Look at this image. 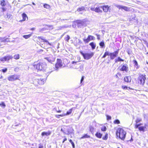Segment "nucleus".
<instances>
[{
  "label": "nucleus",
  "instance_id": "6",
  "mask_svg": "<svg viewBox=\"0 0 148 148\" xmlns=\"http://www.w3.org/2000/svg\"><path fill=\"white\" fill-rule=\"evenodd\" d=\"M142 125L141 123L139 124H135L134 125V128L135 129L138 128V130L140 131H142L144 132L145 131V129H147L146 127L147 125H145L144 126H139Z\"/></svg>",
  "mask_w": 148,
  "mask_h": 148
},
{
  "label": "nucleus",
  "instance_id": "47",
  "mask_svg": "<svg viewBox=\"0 0 148 148\" xmlns=\"http://www.w3.org/2000/svg\"><path fill=\"white\" fill-rule=\"evenodd\" d=\"M101 131H105L106 130V128L105 126H103L102 128L101 129Z\"/></svg>",
  "mask_w": 148,
  "mask_h": 148
},
{
  "label": "nucleus",
  "instance_id": "52",
  "mask_svg": "<svg viewBox=\"0 0 148 148\" xmlns=\"http://www.w3.org/2000/svg\"><path fill=\"white\" fill-rule=\"evenodd\" d=\"M84 76H82V77H81V80H80V83H82V82L83 81L84 79Z\"/></svg>",
  "mask_w": 148,
  "mask_h": 148
},
{
  "label": "nucleus",
  "instance_id": "10",
  "mask_svg": "<svg viewBox=\"0 0 148 148\" xmlns=\"http://www.w3.org/2000/svg\"><path fill=\"white\" fill-rule=\"evenodd\" d=\"M119 50V49H117L113 52L110 53V56L111 59L113 60L117 56Z\"/></svg>",
  "mask_w": 148,
  "mask_h": 148
},
{
  "label": "nucleus",
  "instance_id": "46",
  "mask_svg": "<svg viewBox=\"0 0 148 148\" xmlns=\"http://www.w3.org/2000/svg\"><path fill=\"white\" fill-rule=\"evenodd\" d=\"M53 110L55 111L57 113H60L61 112V110H57V108H54Z\"/></svg>",
  "mask_w": 148,
  "mask_h": 148
},
{
  "label": "nucleus",
  "instance_id": "26",
  "mask_svg": "<svg viewBox=\"0 0 148 148\" xmlns=\"http://www.w3.org/2000/svg\"><path fill=\"white\" fill-rule=\"evenodd\" d=\"M32 35V34L31 33L28 35H24L23 36V37L25 39H27L29 38Z\"/></svg>",
  "mask_w": 148,
  "mask_h": 148
},
{
  "label": "nucleus",
  "instance_id": "45",
  "mask_svg": "<svg viewBox=\"0 0 148 148\" xmlns=\"http://www.w3.org/2000/svg\"><path fill=\"white\" fill-rule=\"evenodd\" d=\"M121 74L120 73H118L115 75L116 77L117 78H119V77H121Z\"/></svg>",
  "mask_w": 148,
  "mask_h": 148
},
{
  "label": "nucleus",
  "instance_id": "31",
  "mask_svg": "<svg viewBox=\"0 0 148 148\" xmlns=\"http://www.w3.org/2000/svg\"><path fill=\"white\" fill-rule=\"evenodd\" d=\"M130 8L126 6H124L123 9L126 11L129 12L130 11Z\"/></svg>",
  "mask_w": 148,
  "mask_h": 148
},
{
  "label": "nucleus",
  "instance_id": "59",
  "mask_svg": "<svg viewBox=\"0 0 148 148\" xmlns=\"http://www.w3.org/2000/svg\"><path fill=\"white\" fill-rule=\"evenodd\" d=\"M83 66H84L83 64H82L79 67L80 68H83Z\"/></svg>",
  "mask_w": 148,
  "mask_h": 148
},
{
  "label": "nucleus",
  "instance_id": "28",
  "mask_svg": "<svg viewBox=\"0 0 148 148\" xmlns=\"http://www.w3.org/2000/svg\"><path fill=\"white\" fill-rule=\"evenodd\" d=\"M0 5L2 6H5L6 5L5 1V0H2L1 1Z\"/></svg>",
  "mask_w": 148,
  "mask_h": 148
},
{
  "label": "nucleus",
  "instance_id": "54",
  "mask_svg": "<svg viewBox=\"0 0 148 148\" xmlns=\"http://www.w3.org/2000/svg\"><path fill=\"white\" fill-rule=\"evenodd\" d=\"M47 26L49 28H51L52 29L53 28V26L52 25H47Z\"/></svg>",
  "mask_w": 148,
  "mask_h": 148
},
{
  "label": "nucleus",
  "instance_id": "63",
  "mask_svg": "<svg viewBox=\"0 0 148 148\" xmlns=\"http://www.w3.org/2000/svg\"><path fill=\"white\" fill-rule=\"evenodd\" d=\"M32 4L34 5H35V4L34 3H33V2L32 3Z\"/></svg>",
  "mask_w": 148,
  "mask_h": 148
},
{
  "label": "nucleus",
  "instance_id": "21",
  "mask_svg": "<svg viewBox=\"0 0 148 148\" xmlns=\"http://www.w3.org/2000/svg\"><path fill=\"white\" fill-rule=\"evenodd\" d=\"M77 11L80 12L83 11H86L85 8L84 6H82L77 8Z\"/></svg>",
  "mask_w": 148,
  "mask_h": 148
},
{
  "label": "nucleus",
  "instance_id": "13",
  "mask_svg": "<svg viewBox=\"0 0 148 148\" xmlns=\"http://www.w3.org/2000/svg\"><path fill=\"white\" fill-rule=\"evenodd\" d=\"M110 7V6L108 5H106L101 6V7L102 9L104 12H108Z\"/></svg>",
  "mask_w": 148,
  "mask_h": 148
},
{
  "label": "nucleus",
  "instance_id": "44",
  "mask_svg": "<svg viewBox=\"0 0 148 148\" xmlns=\"http://www.w3.org/2000/svg\"><path fill=\"white\" fill-rule=\"evenodd\" d=\"M94 127L92 126H90L89 127V130L90 132H92L94 131Z\"/></svg>",
  "mask_w": 148,
  "mask_h": 148
},
{
  "label": "nucleus",
  "instance_id": "41",
  "mask_svg": "<svg viewBox=\"0 0 148 148\" xmlns=\"http://www.w3.org/2000/svg\"><path fill=\"white\" fill-rule=\"evenodd\" d=\"M55 116L57 118H59L60 116L63 117V116H64V114H62L58 115H55Z\"/></svg>",
  "mask_w": 148,
  "mask_h": 148
},
{
  "label": "nucleus",
  "instance_id": "3",
  "mask_svg": "<svg viewBox=\"0 0 148 148\" xmlns=\"http://www.w3.org/2000/svg\"><path fill=\"white\" fill-rule=\"evenodd\" d=\"M35 68H36L38 71L44 70L46 68V65L44 62H39L33 65Z\"/></svg>",
  "mask_w": 148,
  "mask_h": 148
},
{
  "label": "nucleus",
  "instance_id": "4",
  "mask_svg": "<svg viewBox=\"0 0 148 148\" xmlns=\"http://www.w3.org/2000/svg\"><path fill=\"white\" fill-rule=\"evenodd\" d=\"M80 53L82 56L84 58L85 60H89L91 58L94 56V53L91 52L90 53H84L82 51H80Z\"/></svg>",
  "mask_w": 148,
  "mask_h": 148
},
{
  "label": "nucleus",
  "instance_id": "50",
  "mask_svg": "<svg viewBox=\"0 0 148 148\" xmlns=\"http://www.w3.org/2000/svg\"><path fill=\"white\" fill-rule=\"evenodd\" d=\"M64 139L63 141H62V143H64L65 141H66L67 140V139L66 136H64Z\"/></svg>",
  "mask_w": 148,
  "mask_h": 148
},
{
  "label": "nucleus",
  "instance_id": "55",
  "mask_svg": "<svg viewBox=\"0 0 148 148\" xmlns=\"http://www.w3.org/2000/svg\"><path fill=\"white\" fill-rule=\"evenodd\" d=\"M39 148H43V146L42 145L40 144L39 145Z\"/></svg>",
  "mask_w": 148,
  "mask_h": 148
},
{
  "label": "nucleus",
  "instance_id": "8",
  "mask_svg": "<svg viewBox=\"0 0 148 148\" xmlns=\"http://www.w3.org/2000/svg\"><path fill=\"white\" fill-rule=\"evenodd\" d=\"M63 66V63L61 59H57L56 62L55 64V68L56 70H58L59 68Z\"/></svg>",
  "mask_w": 148,
  "mask_h": 148
},
{
  "label": "nucleus",
  "instance_id": "24",
  "mask_svg": "<svg viewBox=\"0 0 148 148\" xmlns=\"http://www.w3.org/2000/svg\"><path fill=\"white\" fill-rule=\"evenodd\" d=\"M95 136L97 138H100L102 137V134L100 133L97 132L95 134Z\"/></svg>",
  "mask_w": 148,
  "mask_h": 148
},
{
  "label": "nucleus",
  "instance_id": "29",
  "mask_svg": "<svg viewBox=\"0 0 148 148\" xmlns=\"http://www.w3.org/2000/svg\"><path fill=\"white\" fill-rule=\"evenodd\" d=\"M44 7L46 9H49L51 8L50 6L47 3H45L43 5Z\"/></svg>",
  "mask_w": 148,
  "mask_h": 148
},
{
  "label": "nucleus",
  "instance_id": "15",
  "mask_svg": "<svg viewBox=\"0 0 148 148\" xmlns=\"http://www.w3.org/2000/svg\"><path fill=\"white\" fill-rule=\"evenodd\" d=\"M124 81L127 83L130 82L132 80L131 77L130 76H125L124 77Z\"/></svg>",
  "mask_w": 148,
  "mask_h": 148
},
{
  "label": "nucleus",
  "instance_id": "18",
  "mask_svg": "<svg viewBox=\"0 0 148 148\" xmlns=\"http://www.w3.org/2000/svg\"><path fill=\"white\" fill-rule=\"evenodd\" d=\"M75 107H73L70 109L69 110V111H67L66 114H64V116L69 115V114H71L72 113L73 110L75 109Z\"/></svg>",
  "mask_w": 148,
  "mask_h": 148
},
{
  "label": "nucleus",
  "instance_id": "35",
  "mask_svg": "<svg viewBox=\"0 0 148 148\" xmlns=\"http://www.w3.org/2000/svg\"><path fill=\"white\" fill-rule=\"evenodd\" d=\"M14 59H15L16 60H18L20 58V56L19 54H17L15 55L14 56Z\"/></svg>",
  "mask_w": 148,
  "mask_h": 148
},
{
  "label": "nucleus",
  "instance_id": "19",
  "mask_svg": "<svg viewBox=\"0 0 148 148\" xmlns=\"http://www.w3.org/2000/svg\"><path fill=\"white\" fill-rule=\"evenodd\" d=\"M51 133V132L49 131L47 132H43L42 133L41 135L42 136H47L50 135Z\"/></svg>",
  "mask_w": 148,
  "mask_h": 148
},
{
  "label": "nucleus",
  "instance_id": "61",
  "mask_svg": "<svg viewBox=\"0 0 148 148\" xmlns=\"http://www.w3.org/2000/svg\"><path fill=\"white\" fill-rule=\"evenodd\" d=\"M127 52L128 54H130V53L129 51H128Z\"/></svg>",
  "mask_w": 148,
  "mask_h": 148
},
{
  "label": "nucleus",
  "instance_id": "11",
  "mask_svg": "<svg viewBox=\"0 0 148 148\" xmlns=\"http://www.w3.org/2000/svg\"><path fill=\"white\" fill-rule=\"evenodd\" d=\"M13 58V57L12 56L8 55L5 56L0 58V60L2 62L8 61Z\"/></svg>",
  "mask_w": 148,
  "mask_h": 148
},
{
  "label": "nucleus",
  "instance_id": "43",
  "mask_svg": "<svg viewBox=\"0 0 148 148\" xmlns=\"http://www.w3.org/2000/svg\"><path fill=\"white\" fill-rule=\"evenodd\" d=\"M116 7L119 10L120 9H123L124 6L121 5H117L116 6Z\"/></svg>",
  "mask_w": 148,
  "mask_h": 148
},
{
  "label": "nucleus",
  "instance_id": "56",
  "mask_svg": "<svg viewBox=\"0 0 148 148\" xmlns=\"http://www.w3.org/2000/svg\"><path fill=\"white\" fill-rule=\"evenodd\" d=\"M18 67H16L14 69V71H17L18 70Z\"/></svg>",
  "mask_w": 148,
  "mask_h": 148
},
{
  "label": "nucleus",
  "instance_id": "25",
  "mask_svg": "<svg viewBox=\"0 0 148 148\" xmlns=\"http://www.w3.org/2000/svg\"><path fill=\"white\" fill-rule=\"evenodd\" d=\"M99 45L101 48H104L105 47V45L103 41L100 42L99 43Z\"/></svg>",
  "mask_w": 148,
  "mask_h": 148
},
{
  "label": "nucleus",
  "instance_id": "60",
  "mask_svg": "<svg viewBox=\"0 0 148 148\" xmlns=\"http://www.w3.org/2000/svg\"><path fill=\"white\" fill-rule=\"evenodd\" d=\"M78 23L80 24H81L82 23V21H79V22Z\"/></svg>",
  "mask_w": 148,
  "mask_h": 148
},
{
  "label": "nucleus",
  "instance_id": "42",
  "mask_svg": "<svg viewBox=\"0 0 148 148\" xmlns=\"http://www.w3.org/2000/svg\"><path fill=\"white\" fill-rule=\"evenodd\" d=\"M42 40L43 41V42H47V43L49 45H51V44L48 41V40H47L45 39H43V38H42Z\"/></svg>",
  "mask_w": 148,
  "mask_h": 148
},
{
  "label": "nucleus",
  "instance_id": "34",
  "mask_svg": "<svg viewBox=\"0 0 148 148\" xmlns=\"http://www.w3.org/2000/svg\"><path fill=\"white\" fill-rule=\"evenodd\" d=\"M8 39L7 38H3L1 40V42H5L8 41Z\"/></svg>",
  "mask_w": 148,
  "mask_h": 148
},
{
  "label": "nucleus",
  "instance_id": "49",
  "mask_svg": "<svg viewBox=\"0 0 148 148\" xmlns=\"http://www.w3.org/2000/svg\"><path fill=\"white\" fill-rule=\"evenodd\" d=\"M96 35L97 36V39H98V40H100V35L98 34H96Z\"/></svg>",
  "mask_w": 148,
  "mask_h": 148
},
{
  "label": "nucleus",
  "instance_id": "38",
  "mask_svg": "<svg viewBox=\"0 0 148 148\" xmlns=\"http://www.w3.org/2000/svg\"><path fill=\"white\" fill-rule=\"evenodd\" d=\"M5 106L6 105L3 102H2L0 103V106L2 108H4Z\"/></svg>",
  "mask_w": 148,
  "mask_h": 148
},
{
  "label": "nucleus",
  "instance_id": "1",
  "mask_svg": "<svg viewBox=\"0 0 148 148\" xmlns=\"http://www.w3.org/2000/svg\"><path fill=\"white\" fill-rule=\"evenodd\" d=\"M116 137L122 140H124L125 137L126 132L122 128H118L116 132Z\"/></svg>",
  "mask_w": 148,
  "mask_h": 148
},
{
  "label": "nucleus",
  "instance_id": "7",
  "mask_svg": "<svg viewBox=\"0 0 148 148\" xmlns=\"http://www.w3.org/2000/svg\"><path fill=\"white\" fill-rule=\"evenodd\" d=\"M20 76L19 75L14 74L9 76L8 77V79L10 81H14L17 80H20Z\"/></svg>",
  "mask_w": 148,
  "mask_h": 148
},
{
  "label": "nucleus",
  "instance_id": "9",
  "mask_svg": "<svg viewBox=\"0 0 148 148\" xmlns=\"http://www.w3.org/2000/svg\"><path fill=\"white\" fill-rule=\"evenodd\" d=\"M95 39V38L93 36L91 35H88L87 38H83V40L85 43H87L91 40H94Z\"/></svg>",
  "mask_w": 148,
  "mask_h": 148
},
{
  "label": "nucleus",
  "instance_id": "36",
  "mask_svg": "<svg viewBox=\"0 0 148 148\" xmlns=\"http://www.w3.org/2000/svg\"><path fill=\"white\" fill-rule=\"evenodd\" d=\"M121 88L123 90H128L131 89L130 87H128L126 86H121Z\"/></svg>",
  "mask_w": 148,
  "mask_h": 148
},
{
  "label": "nucleus",
  "instance_id": "5",
  "mask_svg": "<svg viewBox=\"0 0 148 148\" xmlns=\"http://www.w3.org/2000/svg\"><path fill=\"white\" fill-rule=\"evenodd\" d=\"M46 80L45 78L37 79L34 82V84L36 86L43 85L45 82Z\"/></svg>",
  "mask_w": 148,
  "mask_h": 148
},
{
  "label": "nucleus",
  "instance_id": "20",
  "mask_svg": "<svg viewBox=\"0 0 148 148\" xmlns=\"http://www.w3.org/2000/svg\"><path fill=\"white\" fill-rule=\"evenodd\" d=\"M77 59L78 60V61H73L71 63L73 64V65L74 66H75V65H77V64H77V63L79 62H80L81 61V58L80 56H78L77 57Z\"/></svg>",
  "mask_w": 148,
  "mask_h": 148
},
{
  "label": "nucleus",
  "instance_id": "62",
  "mask_svg": "<svg viewBox=\"0 0 148 148\" xmlns=\"http://www.w3.org/2000/svg\"><path fill=\"white\" fill-rule=\"evenodd\" d=\"M61 131H62V132H64V131H63V130H62V129H61Z\"/></svg>",
  "mask_w": 148,
  "mask_h": 148
},
{
  "label": "nucleus",
  "instance_id": "53",
  "mask_svg": "<svg viewBox=\"0 0 148 148\" xmlns=\"http://www.w3.org/2000/svg\"><path fill=\"white\" fill-rule=\"evenodd\" d=\"M1 9L2 10V12H4L6 10V9L3 7H2L1 8Z\"/></svg>",
  "mask_w": 148,
  "mask_h": 148
},
{
  "label": "nucleus",
  "instance_id": "40",
  "mask_svg": "<svg viewBox=\"0 0 148 148\" xmlns=\"http://www.w3.org/2000/svg\"><path fill=\"white\" fill-rule=\"evenodd\" d=\"M113 123L114 124H119L120 123V121L118 119H116L114 121Z\"/></svg>",
  "mask_w": 148,
  "mask_h": 148
},
{
  "label": "nucleus",
  "instance_id": "27",
  "mask_svg": "<svg viewBox=\"0 0 148 148\" xmlns=\"http://www.w3.org/2000/svg\"><path fill=\"white\" fill-rule=\"evenodd\" d=\"M124 61V60L121 59L120 57H118L117 59L115 60V62H123Z\"/></svg>",
  "mask_w": 148,
  "mask_h": 148
},
{
  "label": "nucleus",
  "instance_id": "39",
  "mask_svg": "<svg viewBox=\"0 0 148 148\" xmlns=\"http://www.w3.org/2000/svg\"><path fill=\"white\" fill-rule=\"evenodd\" d=\"M108 135L107 133L106 134L105 136L103 137L102 139L103 140H106L108 138Z\"/></svg>",
  "mask_w": 148,
  "mask_h": 148
},
{
  "label": "nucleus",
  "instance_id": "32",
  "mask_svg": "<svg viewBox=\"0 0 148 148\" xmlns=\"http://www.w3.org/2000/svg\"><path fill=\"white\" fill-rule=\"evenodd\" d=\"M133 62L134 64V66H136L137 67H138V64L136 60H134L133 61Z\"/></svg>",
  "mask_w": 148,
  "mask_h": 148
},
{
  "label": "nucleus",
  "instance_id": "16",
  "mask_svg": "<svg viewBox=\"0 0 148 148\" xmlns=\"http://www.w3.org/2000/svg\"><path fill=\"white\" fill-rule=\"evenodd\" d=\"M22 17L23 19L22 20H21L19 21L20 22H22L25 21L26 19L28 20V17L27 16L26 14L25 13H23L22 14Z\"/></svg>",
  "mask_w": 148,
  "mask_h": 148
},
{
  "label": "nucleus",
  "instance_id": "17",
  "mask_svg": "<svg viewBox=\"0 0 148 148\" xmlns=\"http://www.w3.org/2000/svg\"><path fill=\"white\" fill-rule=\"evenodd\" d=\"M91 136L88 134H84L82 137L80 138V139H83L86 138H90Z\"/></svg>",
  "mask_w": 148,
  "mask_h": 148
},
{
  "label": "nucleus",
  "instance_id": "2",
  "mask_svg": "<svg viewBox=\"0 0 148 148\" xmlns=\"http://www.w3.org/2000/svg\"><path fill=\"white\" fill-rule=\"evenodd\" d=\"M146 79V75L145 74H139L136 80V83L138 86H143Z\"/></svg>",
  "mask_w": 148,
  "mask_h": 148
},
{
  "label": "nucleus",
  "instance_id": "58",
  "mask_svg": "<svg viewBox=\"0 0 148 148\" xmlns=\"http://www.w3.org/2000/svg\"><path fill=\"white\" fill-rule=\"evenodd\" d=\"M35 29V28L34 27H32L30 29V30H34Z\"/></svg>",
  "mask_w": 148,
  "mask_h": 148
},
{
  "label": "nucleus",
  "instance_id": "22",
  "mask_svg": "<svg viewBox=\"0 0 148 148\" xmlns=\"http://www.w3.org/2000/svg\"><path fill=\"white\" fill-rule=\"evenodd\" d=\"M89 45L91 47L92 49H95L96 47V45L95 43L93 42H90L89 44Z\"/></svg>",
  "mask_w": 148,
  "mask_h": 148
},
{
  "label": "nucleus",
  "instance_id": "23",
  "mask_svg": "<svg viewBox=\"0 0 148 148\" xmlns=\"http://www.w3.org/2000/svg\"><path fill=\"white\" fill-rule=\"evenodd\" d=\"M107 56H110V53L108 51H106L105 52L104 55L102 57V58H105Z\"/></svg>",
  "mask_w": 148,
  "mask_h": 148
},
{
  "label": "nucleus",
  "instance_id": "14",
  "mask_svg": "<svg viewBox=\"0 0 148 148\" xmlns=\"http://www.w3.org/2000/svg\"><path fill=\"white\" fill-rule=\"evenodd\" d=\"M128 67L126 65H123L121 68L119 69L120 71H125L127 72L128 71Z\"/></svg>",
  "mask_w": 148,
  "mask_h": 148
},
{
  "label": "nucleus",
  "instance_id": "64",
  "mask_svg": "<svg viewBox=\"0 0 148 148\" xmlns=\"http://www.w3.org/2000/svg\"><path fill=\"white\" fill-rule=\"evenodd\" d=\"M46 29H44V28H43L42 29V30H45Z\"/></svg>",
  "mask_w": 148,
  "mask_h": 148
},
{
  "label": "nucleus",
  "instance_id": "57",
  "mask_svg": "<svg viewBox=\"0 0 148 148\" xmlns=\"http://www.w3.org/2000/svg\"><path fill=\"white\" fill-rule=\"evenodd\" d=\"M38 39L40 40L41 39L42 40V38L41 37V36H38Z\"/></svg>",
  "mask_w": 148,
  "mask_h": 148
},
{
  "label": "nucleus",
  "instance_id": "51",
  "mask_svg": "<svg viewBox=\"0 0 148 148\" xmlns=\"http://www.w3.org/2000/svg\"><path fill=\"white\" fill-rule=\"evenodd\" d=\"M7 69L6 68H5L4 69H2V71L3 73H5L7 71Z\"/></svg>",
  "mask_w": 148,
  "mask_h": 148
},
{
  "label": "nucleus",
  "instance_id": "30",
  "mask_svg": "<svg viewBox=\"0 0 148 148\" xmlns=\"http://www.w3.org/2000/svg\"><path fill=\"white\" fill-rule=\"evenodd\" d=\"M70 37L69 35H67L64 38L65 40L67 42H69V40L70 39Z\"/></svg>",
  "mask_w": 148,
  "mask_h": 148
},
{
  "label": "nucleus",
  "instance_id": "33",
  "mask_svg": "<svg viewBox=\"0 0 148 148\" xmlns=\"http://www.w3.org/2000/svg\"><path fill=\"white\" fill-rule=\"evenodd\" d=\"M69 142L71 143L73 148H75V145L74 143L72 141L71 139H69Z\"/></svg>",
  "mask_w": 148,
  "mask_h": 148
},
{
  "label": "nucleus",
  "instance_id": "12",
  "mask_svg": "<svg viewBox=\"0 0 148 148\" xmlns=\"http://www.w3.org/2000/svg\"><path fill=\"white\" fill-rule=\"evenodd\" d=\"M90 9L92 11H95L96 12L101 13L102 12V11L100 9V7H97L95 8L94 7H91Z\"/></svg>",
  "mask_w": 148,
  "mask_h": 148
},
{
  "label": "nucleus",
  "instance_id": "48",
  "mask_svg": "<svg viewBox=\"0 0 148 148\" xmlns=\"http://www.w3.org/2000/svg\"><path fill=\"white\" fill-rule=\"evenodd\" d=\"M106 119L107 120H110L111 119V117L110 116L108 115H106Z\"/></svg>",
  "mask_w": 148,
  "mask_h": 148
},
{
  "label": "nucleus",
  "instance_id": "37",
  "mask_svg": "<svg viewBox=\"0 0 148 148\" xmlns=\"http://www.w3.org/2000/svg\"><path fill=\"white\" fill-rule=\"evenodd\" d=\"M142 121V119L141 118H137L135 120L136 124H138L137 123Z\"/></svg>",
  "mask_w": 148,
  "mask_h": 148
}]
</instances>
